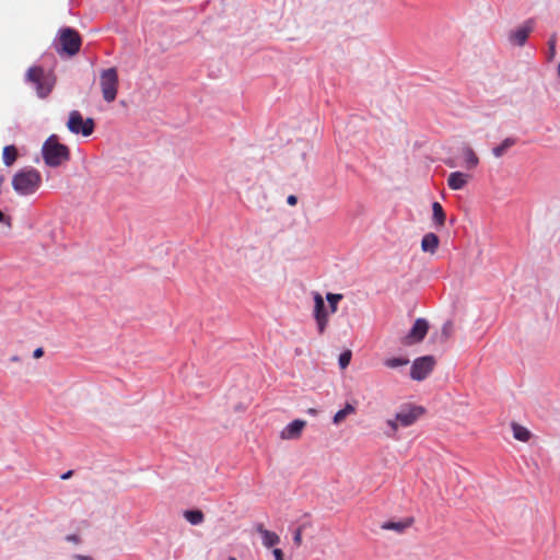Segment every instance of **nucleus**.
Listing matches in <instances>:
<instances>
[{
	"mask_svg": "<svg viewBox=\"0 0 560 560\" xmlns=\"http://www.w3.org/2000/svg\"><path fill=\"white\" fill-rule=\"evenodd\" d=\"M42 184V176L34 168L18 172L12 178L13 189L21 196H28L37 191Z\"/></svg>",
	"mask_w": 560,
	"mask_h": 560,
	"instance_id": "f257e3e1",
	"label": "nucleus"
},
{
	"mask_svg": "<svg viewBox=\"0 0 560 560\" xmlns=\"http://www.w3.org/2000/svg\"><path fill=\"white\" fill-rule=\"evenodd\" d=\"M43 158L48 166L57 167L69 160L68 147L60 143L57 136H50L43 144Z\"/></svg>",
	"mask_w": 560,
	"mask_h": 560,
	"instance_id": "f03ea898",
	"label": "nucleus"
},
{
	"mask_svg": "<svg viewBox=\"0 0 560 560\" xmlns=\"http://www.w3.org/2000/svg\"><path fill=\"white\" fill-rule=\"evenodd\" d=\"M118 72L116 68L103 69L100 72V88L105 102L112 103L116 100L118 92Z\"/></svg>",
	"mask_w": 560,
	"mask_h": 560,
	"instance_id": "7ed1b4c3",
	"label": "nucleus"
},
{
	"mask_svg": "<svg viewBox=\"0 0 560 560\" xmlns=\"http://www.w3.org/2000/svg\"><path fill=\"white\" fill-rule=\"evenodd\" d=\"M26 78L35 85L37 95L42 98L51 92L55 84V78L38 67L30 68Z\"/></svg>",
	"mask_w": 560,
	"mask_h": 560,
	"instance_id": "20e7f679",
	"label": "nucleus"
},
{
	"mask_svg": "<svg viewBox=\"0 0 560 560\" xmlns=\"http://www.w3.org/2000/svg\"><path fill=\"white\" fill-rule=\"evenodd\" d=\"M314 311L313 316L316 323L317 331L319 335H323L329 323L330 311L326 307L325 302L320 293L314 292Z\"/></svg>",
	"mask_w": 560,
	"mask_h": 560,
	"instance_id": "39448f33",
	"label": "nucleus"
},
{
	"mask_svg": "<svg viewBox=\"0 0 560 560\" xmlns=\"http://www.w3.org/2000/svg\"><path fill=\"white\" fill-rule=\"evenodd\" d=\"M59 48L58 50L68 54L69 56L75 55L81 46L79 34L72 28H63L59 33Z\"/></svg>",
	"mask_w": 560,
	"mask_h": 560,
	"instance_id": "423d86ee",
	"label": "nucleus"
},
{
	"mask_svg": "<svg viewBox=\"0 0 560 560\" xmlns=\"http://www.w3.org/2000/svg\"><path fill=\"white\" fill-rule=\"evenodd\" d=\"M67 127L72 133H81L82 136L88 137L92 135L94 130V121L92 118L83 120V117L80 114V112L72 110L69 114Z\"/></svg>",
	"mask_w": 560,
	"mask_h": 560,
	"instance_id": "0eeeda50",
	"label": "nucleus"
},
{
	"mask_svg": "<svg viewBox=\"0 0 560 560\" xmlns=\"http://www.w3.org/2000/svg\"><path fill=\"white\" fill-rule=\"evenodd\" d=\"M434 359L431 355L417 359L411 366V377L416 381L424 380L432 371Z\"/></svg>",
	"mask_w": 560,
	"mask_h": 560,
	"instance_id": "6e6552de",
	"label": "nucleus"
},
{
	"mask_svg": "<svg viewBox=\"0 0 560 560\" xmlns=\"http://www.w3.org/2000/svg\"><path fill=\"white\" fill-rule=\"evenodd\" d=\"M422 417H428L425 408L413 404H405L400 407L395 420H417Z\"/></svg>",
	"mask_w": 560,
	"mask_h": 560,
	"instance_id": "1a4fd4ad",
	"label": "nucleus"
},
{
	"mask_svg": "<svg viewBox=\"0 0 560 560\" xmlns=\"http://www.w3.org/2000/svg\"><path fill=\"white\" fill-rule=\"evenodd\" d=\"M429 323L424 318H418L409 334L405 338L406 345H413L420 342L427 335Z\"/></svg>",
	"mask_w": 560,
	"mask_h": 560,
	"instance_id": "9d476101",
	"label": "nucleus"
},
{
	"mask_svg": "<svg viewBox=\"0 0 560 560\" xmlns=\"http://www.w3.org/2000/svg\"><path fill=\"white\" fill-rule=\"evenodd\" d=\"M255 530L260 535L261 542L266 548H271L280 542L279 535L266 529L261 523L255 525Z\"/></svg>",
	"mask_w": 560,
	"mask_h": 560,
	"instance_id": "9b49d317",
	"label": "nucleus"
},
{
	"mask_svg": "<svg viewBox=\"0 0 560 560\" xmlns=\"http://www.w3.org/2000/svg\"><path fill=\"white\" fill-rule=\"evenodd\" d=\"M306 422H290L280 432L282 440H296L301 436Z\"/></svg>",
	"mask_w": 560,
	"mask_h": 560,
	"instance_id": "f8f14e48",
	"label": "nucleus"
},
{
	"mask_svg": "<svg viewBox=\"0 0 560 560\" xmlns=\"http://www.w3.org/2000/svg\"><path fill=\"white\" fill-rule=\"evenodd\" d=\"M413 517H407L401 521H388L384 522L381 525V528L384 530H394L398 534H402L406 529H408L413 524Z\"/></svg>",
	"mask_w": 560,
	"mask_h": 560,
	"instance_id": "ddd939ff",
	"label": "nucleus"
},
{
	"mask_svg": "<svg viewBox=\"0 0 560 560\" xmlns=\"http://www.w3.org/2000/svg\"><path fill=\"white\" fill-rule=\"evenodd\" d=\"M470 176L463 172H453L447 177V185L453 190L463 189L469 182Z\"/></svg>",
	"mask_w": 560,
	"mask_h": 560,
	"instance_id": "4468645a",
	"label": "nucleus"
},
{
	"mask_svg": "<svg viewBox=\"0 0 560 560\" xmlns=\"http://www.w3.org/2000/svg\"><path fill=\"white\" fill-rule=\"evenodd\" d=\"M440 244V240L436 234L430 232L424 234L421 240V249L424 253L435 254Z\"/></svg>",
	"mask_w": 560,
	"mask_h": 560,
	"instance_id": "2eb2a0df",
	"label": "nucleus"
},
{
	"mask_svg": "<svg viewBox=\"0 0 560 560\" xmlns=\"http://www.w3.org/2000/svg\"><path fill=\"white\" fill-rule=\"evenodd\" d=\"M412 422H382L381 428L378 429L380 433L386 435L387 438H398L397 432L400 428L408 427Z\"/></svg>",
	"mask_w": 560,
	"mask_h": 560,
	"instance_id": "dca6fc26",
	"label": "nucleus"
},
{
	"mask_svg": "<svg viewBox=\"0 0 560 560\" xmlns=\"http://www.w3.org/2000/svg\"><path fill=\"white\" fill-rule=\"evenodd\" d=\"M510 429L515 440L521 442H528L533 436L529 429L522 425L520 422H510Z\"/></svg>",
	"mask_w": 560,
	"mask_h": 560,
	"instance_id": "f3484780",
	"label": "nucleus"
},
{
	"mask_svg": "<svg viewBox=\"0 0 560 560\" xmlns=\"http://www.w3.org/2000/svg\"><path fill=\"white\" fill-rule=\"evenodd\" d=\"M532 28L529 26H522L517 30H515L511 36H510V39L518 45V46H523L530 33Z\"/></svg>",
	"mask_w": 560,
	"mask_h": 560,
	"instance_id": "a211bd4d",
	"label": "nucleus"
},
{
	"mask_svg": "<svg viewBox=\"0 0 560 560\" xmlns=\"http://www.w3.org/2000/svg\"><path fill=\"white\" fill-rule=\"evenodd\" d=\"M516 143L515 138H505L500 144L492 149V154L499 159L505 154V152Z\"/></svg>",
	"mask_w": 560,
	"mask_h": 560,
	"instance_id": "6ab92c4d",
	"label": "nucleus"
},
{
	"mask_svg": "<svg viewBox=\"0 0 560 560\" xmlns=\"http://www.w3.org/2000/svg\"><path fill=\"white\" fill-rule=\"evenodd\" d=\"M463 155L467 170H474L479 164V159L470 147L463 148Z\"/></svg>",
	"mask_w": 560,
	"mask_h": 560,
	"instance_id": "aec40b11",
	"label": "nucleus"
},
{
	"mask_svg": "<svg viewBox=\"0 0 560 560\" xmlns=\"http://www.w3.org/2000/svg\"><path fill=\"white\" fill-rule=\"evenodd\" d=\"M433 221L438 228H442L445 223V212L440 202L432 203Z\"/></svg>",
	"mask_w": 560,
	"mask_h": 560,
	"instance_id": "412c9836",
	"label": "nucleus"
},
{
	"mask_svg": "<svg viewBox=\"0 0 560 560\" xmlns=\"http://www.w3.org/2000/svg\"><path fill=\"white\" fill-rule=\"evenodd\" d=\"M184 517L191 525H199L205 521V514L201 510H186Z\"/></svg>",
	"mask_w": 560,
	"mask_h": 560,
	"instance_id": "4be33fe9",
	"label": "nucleus"
},
{
	"mask_svg": "<svg viewBox=\"0 0 560 560\" xmlns=\"http://www.w3.org/2000/svg\"><path fill=\"white\" fill-rule=\"evenodd\" d=\"M18 158V151L14 145H7L3 148L2 159L7 166H11Z\"/></svg>",
	"mask_w": 560,
	"mask_h": 560,
	"instance_id": "5701e85b",
	"label": "nucleus"
},
{
	"mask_svg": "<svg viewBox=\"0 0 560 560\" xmlns=\"http://www.w3.org/2000/svg\"><path fill=\"white\" fill-rule=\"evenodd\" d=\"M454 331V324L452 320H446L441 329L440 335L438 336L439 341L445 342L451 338Z\"/></svg>",
	"mask_w": 560,
	"mask_h": 560,
	"instance_id": "b1692460",
	"label": "nucleus"
},
{
	"mask_svg": "<svg viewBox=\"0 0 560 560\" xmlns=\"http://www.w3.org/2000/svg\"><path fill=\"white\" fill-rule=\"evenodd\" d=\"M326 300L328 302V310L331 314H335L338 311V303L342 300V294L327 293Z\"/></svg>",
	"mask_w": 560,
	"mask_h": 560,
	"instance_id": "393cba45",
	"label": "nucleus"
},
{
	"mask_svg": "<svg viewBox=\"0 0 560 560\" xmlns=\"http://www.w3.org/2000/svg\"><path fill=\"white\" fill-rule=\"evenodd\" d=\"M409 360L406 358H389L384 361V364L389 369H397L407 365Z\"/></svg>",
	"mask_w": 560,
	"mask_h": 560,
	"instance_id": "a878e982",
	"label": "nucleus"
},
{
	"mask_svg": "<svg viewBox=\"0 0 560 560\" xmlns=\"http://www.w3.org/2000/svg\"><path fill=\"white\" fill-rule=\"evenodd\" d=\"M355 412V408L351 404H347L345 408L336 412L332 420H342L346 417L352 416Z\"/></svg>",
	"mask_w": 560,
	"mask_h": 560,
	"instance_id": "bb28decb",
	"label": "nucleus"
},
{
	"mask_svg": "<svg viewBox=\"0 0 560 560\" xmlns=\"http://www.w3.org/2000/svg\"><path fill=\"white\" fill-rule=\"evenodd\" d=\"M352 353L350 350H346L339 355L338 363L341 370H345L349 365Z\"/></svg>",
	"mask_w": 560,
	"mask_h": 560,
	"instance_id": "cd10ccee",
	"label": "nucleus"
},
{
	"mask_svg": "<svg viewBox=\"0 0 560 560\" xmlns=\"http://www.w3.org/2000/svg\"><path fill=\"white\" fill-rule=\"evenodd\" d=\"M549 51H548V60H552L556 56V35H552L548 42Z\"/></svg>",
	"mask_w": 560,
	"mask_h": 560,
	"instance_id": "c85d7f7f",
	"label": "nucleus"
},
{
	"mask_svg": "<svg viewBox=\"0 0 560 560\" xmlns=\"http://www.w3.org/2000/svg\"><path fill=\"white\" fill-rule=\"evenodd\" d=\"M293 541L295 545L300 546L302 544V528L299 527L294 535H293Z\"/></svg>",
	"mask_w": 560,
	"mask_h": 560,
	"instance_id": "c756f323",
	"label": "nucleus"
},
{
	"mask_svg": "<svg viewBox=\"0 0 560 560\" xmlns=\"http://www.w3.org/2000/svg\"><path fill=\"white\" fill-rule=\"evenodd\" d=\"M272 553L275 556V560H284L283 559V552H282L281 549L276 548V549L272 550Z\"/></svg>",
	"mask_w": 560,
	"mask_h": 560,
	"instance_id": "7c9ffc66",
	"label": "nucleus"
},
{
	"mask_svg": "<svg viewBox=\"0 0 560 560\" xmlns=\"http://www.w3.org/2000/svg\"><path fill=\"white\" fill-rule=\"evenodd\" d=\"M298 202V197L294 196V195H289L288 198H287V203L289 206H295Z\"/></svg>",
	"mask_w": 560,
	"mask_h": 560,
	"instance_id": "2f4dec72",
	"label": "nucleus"
},
{
	"mask_svg": "<svg viewBox=\"0 0 560 560\" xmlns=\"http://www.w3.org/2000/svg\"><path fill=\"white\" fill-rule=\"evenodd\" d=\"M43 354H44V350H43V348H37V349H35V350H34V352H33V357H34L35 359H39V358H42V357H43Z\"/></svg>",
	"mask_w": 560,
	"mask_h": 560,
	"instance_id": "473e14b6",
	"label": "nucleus"
},
{
	"mask_svg": "<svg viewBox=\"0 0 560 560\" xmlns=\"http://www.w3.org/2000/svg\"><path fill=\"white\" fill-rule=\"evenodd\" d=\"M72 475H73V470H68V471H66L65 474L61 475V479L62 480H67V479L71 478Z\"/></svg>",
	"mask_w": 560,
	"mask_h": 560,
	"instance_id": "72a5a7b5",
	"label": "nucleus"
},
{
	"mask_svg": "<svg viewBox=\"0 0 560 560\" xmlns=\"http://www.w3.org/2000/svg\"><path fill=\"white\" fill-rule=\"evenodd\" d=\"M67 540L73 541L75 544H78L80 541V539H79V537L77 535H69V536H67Z\"/></svg>",
	"mask_w": 560,
	"mask_h": 560,
	"instance_id": "f704fd0d",
	"label": "nucleus"
},
{
	"mask_svg": "<svg viewBox=\"0 0 560 560\" xmlns=\"http://www.w3.org/2000/svg\"><path fill=\"white\" fill-rule=\"evenodd\" d=\"M74 559H75V560H93L91 557H89V556H82V555H75V556H74Z\"/></svg>",
	"mask_w": 560,
	"mask_h": 560,
	"instance_id": "c9c22d12",
	"label": "nucleus"
},
{
	"mask_svg": "<svg viewBox=\"0 0 560 560\" xmlns=\"http://www.w3.org/2000/svg\"><path fill=\"white\" fill-rule=\"evenodd\" d=\"M205 387V384L202 382H198L196 385L192 386L194 392H197L198 389H201Z\"/></svg>",
	"mask_w": 560,
	"mask_h": 560,
	"instance_id": "e433bc0d",
	"label": "nucleus"
},
{
	"mask_svg": "<svg viewBox=\"0 0 560 560\" xmlns=\"http://www.w3.org/2000/svg\"><path fill=\"white\" fill-rule=\"evenodd\" d=\"M308 415L311 417H316L317 416V411L315 409L311 408V409H308Z\"/></svg>",
	"mask_w": 560,
	"mask_h": 560,
	"instance_id": "4c0bfd02",
	"label": "nucleus"
},
{
	"mask_svg": "<svg viewBox=\"0 0 560 560\" xmlns=\"http://www.w3.org/2000/svg\"><path fill=\"white\" fill-rule=\"evenodd\" d=\"M11 361L12 362H19L20 358L18 355H14V357L11 358Z\"/></svg>",
	"mask_w": 560,
	"mask_h": 560,
	"instance_id": "58836bf2",
	"label": "nucleus"
},
{
	"mask_svg": "<svg viewBox=\"0 0 560 560\" xmlns=\"http://www.w3.org/2000/svg\"><path fill=\"white\" fill-rule=\"evenodd\" d=\"M229 560H237L235 557H230Z\"/></svg>",
	"mask_w": 560,
	"mask_h": 560,
	"instance_id": "ea45409f",
	"label": "nucleus"
}]
</instances>
